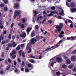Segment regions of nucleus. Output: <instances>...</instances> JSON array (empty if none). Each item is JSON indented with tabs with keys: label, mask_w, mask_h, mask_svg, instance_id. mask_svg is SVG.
Segmentation results:
<instances>
[{
	"label": "nucleus",
	"mask_w": 76,
	"mask_h": 76,
	"mask_svg": "<svg viewBox=\"0 0 76 76\" xmlns=\"http://www.w3.org/2000/svg\"><path fill=\"white\" fill-rule=\"evenodd\" d=\"M60 55H57L54 58L51 59L50 60V61H54L56 60L57 61H58L59 62H61V61H62V58L60 57Z\"/></svg>",
	"instance_id": "f257e3e1"
},
{
	"label": "nucleus",
	"mask_w": 76,
	"mask_h": 76,
	"mask_svg": "<svg viewBox=\"0 0 76 76\" xmlns=\"http://www.w3.org/2000/svg\"><path fill=\"white\" fill-rule=\"evenodd\" d=\"M37 39H35V38H33L30 41V43H28L26 48V50H28L29 48V45L30 44H34L35 42H37Z\"/></svg>",
	"instance_id": "f03ea898"
},
{
	"label": "nucleus",
	"mask_w": 76,
	"mask_h": 76,
	"mask_svg": "<svg viewBox=\"0 0 76 76\" xmlns=\"http://www.w3.org/2000/svg\"><path fill=\"white\" fill-rule=\"evenodd\" d=\"M59 26H60L57 25L56 26V28H57L55 30V32H59L60 33V32H61V28H62L63 26V25L62 23H60L59 24Z\"/></svg>",
	"instance_id": "7ed1b4c3"
},
{
	"label": "nucleus",
	"mask_w": 76,
	"mask_h": 76,
	"mask_svg": "<svg viewBox=\"0 0 76 76\" xmlns=\"http://www.w3.org/2000/svg\"><path fill=\"white\" fill-rule=\"evenodd\" d=\"M21 11L19 10H15L14 12V19H16L17 16H19L21 13Z\"/></svg>",
	"instance_id": "20e7f679"
},
{
	"label": "nucleus",
	"mask_w": 76,
	"mask_h": 76,
	"mask_svg": "<svg viewBox=\"0 0 76 76\" xmlns=\"http://www.w3.org/2000/svg\"><path fill=\"white\" fill-rule=\"evenodd\" d=\"M23 34H20V37H23V38H25L26 37V34L25 32L23 31L22 32Z\"/></svg>",
	"instance_id": "39448f33"
},
{
	"label": "nucleus",
	"mask_w": 76,
	"mask_h": 76,
	"mask_svg": "<svg viewBox=\"0 0 76 76\" xmlns=\"http://www.w3.org/2000/svg\"><path fill=\"white\" fill-rule=\"evenodd\" d=\"M55 63H56V62H53L52 63H51V62H50L49 63V67H50L51 66L52 67H53V65Z\"/></svg>",
	"instance_id": "423d86ee"
},
{
	"label": "nucleus",
	"mask_w": 76,
	"mask_h": 76,
	"mask_svg": "<svg viewBox=\"0 0 76 76\" xmlns=\"http://www.w3.org/2000/svg\"><path fill=\"white\" fill-rule=\"evenodd\" d=\"M31 28H27L26 32L27 33V35H29V32L31 31Z\"/></svg>",
	"instance_id": "0eeeda50"
},
{
	"label": "nucleus",
	"mask_w": 76,
	"mask_h": 76,
	"mask_svg": "<svg viewBox=\"0 0 76 76\" xmlns=\"http://www.w3.org/2000/svg\"><path fill=\"white\" fill-rule=\"evenodd\" d=\"M60 44L59 43H58L55 46H53L51 47V48H53V47H55V48H57L58 47H59Z\"/></svg>",
	"instance_id": "6e6552de"
},
{
	"label": "nucleus",
	"mask_w": 76,
	"mask_h": 76,
	"mask_svg": "<svg viewBox=\"0 0 76 76\" xmlns=\"http://www.w3.org/2000/svg\"><path fill=\"white\" fill-rule=\"evenodd\" d=\"M64 31H62L60 33V34L59 35V37H60V38H63V35H64Z\"/></svg>",
	"instance_id": "1a4fd4ad"
},
{
	"label": "nucleus",
	"mask_w": 76,
	"mask_h": 76,
	"mask_svg": "<svg viewBox=\"0 0 76 76\" xmlns=\"http://www.w3.org/2000/svg\"><path fill=\"white\" fill-rule=\"evenodd\" d=\"M71 60L72 61H75L76 60V56H73L71 58Z\"/></svg>",
	"instance_id": "9d476101"
},
{
	"label": "nucleus",
	"mask_w": 76,
	"mask_h": 76,
	"mask_svg": "<svg viewBox=\"0 0 76 76\" xmlns=\"http://www.w3.org/2000/svg\"><path fill=\"white\" fill-rule=\"evenodd\" d=\"M61 12L59 13V15H61V16H64V11L63 10L61 9Z\"/></svg>",
	"instance_id": "9b49d317"
},
{
	"label": "nucleus",
	"mask_w": 76,
	"mask_h": 76,
	"mask_svg": "<svg viewBox=\"0 0 76 76\" xmlns=\"http://www.w3.org/2000/svg\"><path fill=\"white\" fill-rule=\"evenodd\" d=\"M16 53V52L15 50H13L12 52L10 53L11 56H12V55H14Z\"/></svg>",
	"instance_id": "f8f14e48"
},
{
	"label": "nucleus",
	"mask_w": 76,
	"mask_h": 76,
	"mask_svg": "<svg viewBox=\"0 0 76 76\" xmlns=\"http://www.w3.org/2000/svg\"><path fill=\"white\" fill-rule=\"evenodd\" d=\"M44 37L42 36H37L36 37V39L37 41H39L40 39L43 38Z\"/></svg>",
	"instance_id": "ddd939ff"
},
{
	"label": "nucleus",
	"mask_w": 76,
	"mask_h": 76,
	"mask_svg": "<svg viewBox=\"0 0 76 76\" xmlns=\"http://www.w3.org/2000/svg\"><path fill=\"white\" fill-rule=\"evenodd\" d=\"M35 34H36L35 32L34 31H33L31 33V37H33L35 35Z\"/></svg>",
	"instance_id": "4468645a"
},
{
	"label": "nucleus",
	"mask_w": 76,
	"mask_h": 76,
	"mask_svg": "<svg viewBox=\"0 0 76 76\" xmlns=\"http://www.w3.org/2000/svg\"><path fill=\"white\" fill-rule=\"evenodd\" d=\"M14 9H15V7H16V8H17V7H19V3H15L14 4Z\"/></svg>",
	"instance_id": "2eb2a0df"
},
{
	"label": "nucleus",
	"mask_w": 76,
	"mask_h": 76,
	"mask_svg": "<svg viewBox=\"0 0 76 76\" xmlns=\"http://www.w3.org/2000/svg\"><path fill=\"white\" fill-rule=\"evenodd\" d=\"M15 44V42H13L12 43V44H10V43L8 44V47H12V46L14 44Z\"/></svg>",
	"instance_id": "dca6fc26"
},
{
	"label": "nucleus",
	"mask_w": 76,
	"mask_h": 76,
	"mask_svg": "<svg viewBox=\"0 0 76 76\" xmlns=\"http://www.w3.org/2000/svg\"><path fill=\"white\" fill-rule=\"evenodd\" d=\"M42 19V16L40 15L37 18V20L39 21V20H41Z\"/></svg>",
	"instance_id": "f3484780"
},
{
	"label": "nucleus",
	"mask_w": 76,
	"mask_h": 76,
	"mask_svg": "<svg viewBox=\"0 0 76 76\" xmlns=\"http://www.w3.org/2000/svg\"><path fill=\"white\" fill-rule=\"evenodd\" d=\"M51 50V48H47V49H46L45 51H42L41 53H39V54H41H41H42V53H44V52H45V51H48V50Z\"/></svg>",
	"instance_id": "a211bd4d"
},
{
	"label": "nucleus",
	"mask_w": 76,
	"mask_h": 76,
	"mask_svg": "<svg viewBox=\"0 0 76 76\" xmlns=\"http://www.w3.org/2000/svg\"><path fill=\"white\" fill-rule=\"evenodd\" d=\"M73 64H71L69 66V69H72V68H73Z\"/></svg>",
	"instance_id": "6ab92c4d"
},
{
	"label": "nucleus",
	"mask_w": 76,
	"mask_h": 76,
	"mask_svg": "<svg viewBox=\"0 0 76 76\" xmlns=\"http://www.w3.org/2000/svg\"><path fill=\"white\" fill-rule=\"evenodd\" d=\"M70 6L72 7H75V4L74 3L72 2Z\"/></svg>",
	"instance_id": "aec40b11"
},
{
	"label": "nucleus",
	"mask_w": 76,
	"mask_h": 76,
	"mask_svg": "<svg viewBox=\"0 0 76 76\" xmlns=\"http://www.w3.org/2000/svg\"><path fill=\"white\" fill-rule=\"evenodd\" d=\"M0 73L1 75H5V72L3 71H1L0 72Z\"/></svg>",
	"instance_id": "412c9836"
},
{
	"label": "nucleus",
	"mask_w": 76,
	"mask_h": 76,
	"mask_svg": "<svg viewBox=\"0 0 76 76\" xmlns=\"http://www.w3.org/2000/svg\"><path fill=\"white\" fill-rule=\"evenodd\" d=\"M66 63L67 64H70L71 63V61L69 60L68 59L66 60Z\"/></svg>",
	"instance_id": "4be33fe9"
},
{
	"label": "nucleus",
	"mask_w": 76,
	"mask_h": 76,
	"mask_svg": "<svg viewBox=\"0 0 76 76\" xmlns=\"http://www.w3.org/2000/svg\"><path fill=\"white\" fill-rule=\"evenodd\" d=\"M33 13L34 12L35 13V15H34V16H33V17L35 18V16L36 15H38V13H37V11H35V10H33Z\"/></svg>",
	"instance_id": "5701e85b"
},
{
	"label": "nucleus",
	"mask_w": 76,
	"mask_h": 76,
	"mask_svg": "<svg viewBox=\"0 0 76 76\" xmlns=\"http://www.w3.org/2000/svg\"><path fill=\"white\" fill-rule=\"evenodd\" d=\"M71 12H76V9L75 8L72 9H71Z\"/></svg>",
	"instance_id": "b1692460"
},
{
	"label": "nucleus",
	"mask_w": 76,
	"mask_h": 76,
	"mask_svg": "<svg viewBox=\"0 0 76 76\" xmlns=\"http://www.w3.org/2000/svg\"><path fill=\"white\" fill-rule=\"evenodd\" d=\"M53 13H54V12H51L50 14H49L48 15V16H53Z\"/></svg>",
	"instance_id": "393cba45"
},
{
	"label": "nucleus",
	"mask_w": 76,
	"mask_h": 76,
	"mask_svg": "<svg viewBox=\"0 0 76 76\" xmlns=\"http://www.w3.org/2000/svg\"><path fill=\"white\" fill-rule=\"evenodd\" d=\"M10 65H9L7 66L6 69V70H9V69L10 68Z\"/></svg>",
	"instance_id": "a878e982"
},
{
	"label": "nucleus",
	"mask_w": 76,
	"mask_h": 76,
	"mask_svg": "<svg viewBox=\"0 0 76 76\" xmlns=\"http://www.w3.org/2000/svg\"><path fill=\"white\" fill-rule=\"evenodd\" d=\"M29 60L30 62H31V63H34L35 62V61L33 59H29Z\"/></svg>",
	"instance_id": "bb28decb"
},
{
	"label": "nucleus",
	"mask_w": 76,
	"mask_h": 76,
	"mask_svg": "<svg viewBox=\"0 0 76 76\" xmlns=\"http://www.w3.org/2000/svg\"><path fill=\"white\" fill-rule=\"evenodd\" d=\"M62 67L64 68V69H66V68H67V66L65 64H63L62 65Z\"/></svg>",
	"instance_id": "cd10ccee"
},
{
	"label": "nucleus",
	"mask_w": 76,
	"mask_h": 76,
	"mask_svg": "<svg viewBox=\"0 0 76 76\" xmlns=\"http://www.w3.org/2000/svg\"><path fill=\"white\" fill-rule=\"evenodd\" d=\"M75 38H76V36H75V37H71V41H73V39H75Z\"/></svg>",
	"instance_id": "c85d7f7f"
},
{
	"label": "nucleus",
	"mask_w": 76,
	"mask_h": 76,
	"mask_svg": "<svg viewBox=\"0 0 76 76\" xmlns=\"http://www.w3.org/2000/svg\"><path fill=\"white\" fill-rule=\"evenodd\" d=\"M66 54L68 55L69 56V54H70V51L69 50L67 51L66 52Z\"/></svg>",
	"instance_id": "c756f323"
},
{
	"label": "nucleus",
	"mask_w": 76,
	"mask_h": 76,
	"mask_svg": "<svg viewBox=\"0 0 76 76\" xmlns=\"http://www.w3.org/2000/svg\"><path fill=\"white\" fill-rule=\"evenodd\" d=\"M56 74L57 75H58V76H60V75H61V74L59 72H58L56 73Z\"/></svg>",
	"instance_id": "7c9ffc66"
},
{
	"label": "nucleus",
	"mask_w": 76,
	"mask_h": 76,
	"mask_svg": "<svg viewBox=\"0 0 76 76\" xmlns=\"http://www.w3.org/2000/svg\"><path fill=\"white\" fill-rule=\"evenodd\" d=\"M72 71L73 72H76V67L73 68L72 69Z\"/></svg>",
	"instance_id": "2f4dec72"
},
{
	"label": "nucleus",
	"mask_w": 76,
	"mask_h": 76,
	"mask_svg": "<svg viewBox=\"0 0 76 76\" xmlns=\"http://www.w3.org/2000/svg\"><path fill=\"white\" fill-rule=\"evenodd\" d=\"M4 6V4H0V7H3Z\"/></svg>",
	"instance_id": "473e14b6"
},
{
	"label": "nucleus",
	"mask_w": 76,
	"mask_h": 76,
	"mask_svg": "<svg viewBox=\"0 0 76 76\" xmlns=\"http://www.w3.org/2000/svg\"><path fill=\"white\" fill-rule=\"evenodd\" d=\"M66 6L68 7H70V5L69 3H68V2H66Z\"/></svg>",
	"instance_id": "72a5a7b5"
},
{
	"label": "nucleus",
	"mask_w": 76,
	"mask_h": 76,
	"mask_svg": "<svg viewBox=\"0 0 76 76\" xmlns=\"http://www.w3.org/2000/svg\"><path fill=\"white\" fill-rule=\"evenodd\" d=\"M4 9L5 11H7V10H8V8H7V7H4Z\"/></svg>",
	"instance_id": "f704fd0d"
},
{
	"label": "nucleus",
	"mask_w": 76,
	"mask_h": 76,
	"mask_svg": "<svg viewBox=\"0 0 76 76\" xmlns=\"http://www.w3.org/2000/svg\"><path fill=\"white\" fill-rule=\"evenodd\" d=\"M30 58H35V57L34 56H33L32 55H31L30 56Z\"/></svg>",
	"instance_id": "c9c22d12"
},
{
	"label": "nucleus",
	"mask_w": 76,
	"mask_h": 76,
	"mask_svg": "<svg viewBox=\"0 0 76 76\" xmlns=\"http://www.w3.org/2000/svg\"><path fill=\"white\" fill-rule=\"evenodd\" d=\"M14 67L15 69V73H17V72H18V69L16 68V67H15V66H14Z\"/></svg>",
	"instance_id": "e433bc0d"
},
{
	"label": "nucleus",
	"mask_w": 76,
	"mask_h": 76,
	"mask_svg": "<svg viewBox=\"0 0 76 76\" xmlns=\"http://www.w3.org/2000/svg\"><path fill=\"white\" fill-rule=\"evenodd\" d=\"M25 71L26 73L29 72V69L28 68H26L25 69Z\"/></svg>",
	"instance_id": "4c0bfd02"
},
{
	"label": "nucleus",
	"mask_w": 76,
	"mask_h": 76,
	"mask_svg": "<svg viewBox=\"0 0 76 76\" xmlns=\"http://www.w3.org/2000/svg\"><path fill=\"white\" fill-rule=\"evenodd\" d=\"M4 2L5 4H7V3L9 2V1H8V0H6Z\"/></svg>",
	"instance_id": "58836bf2"
},
{
	"label": "nucleus",
	"mask_w": 76,
	"mask_h": 76,
	"mask_svg": "<svg viewBox=\"0 0 76 76\" xmlns=\"http://www.w3.org/2000/svg\"><path fill=\"white\" fill-rule=\"evenodd\" d=\"M21 53H22V50H20L19 52V54L20 55V56H21L22 55L21 54Z\"/></svg>",
	"instance_id": "ea45409f"
},
{
	"label": "nucleus",
	"mask_w": 76,
	"mask_h": 76,
	"mask_svg": "<svg viewBox=\"0 0 76 76\" xmlns=\"http://www.w3.org/2000/svg\"><path fill=\"white\" fill-rule=\"evenodd\" d=\"M32 51V49L31 48H30L29 49V51L28 52V53H31Z\"/></svg>",
	"instance_id": "a19ab883"
},
{
	"label": "nucleus",
	"mask_w": 76,
	"mask_h": 76,
	"mask_svg": "<svg viewBox=\"0 0 76 76\" xmlns=\"http://www.w3.org/2000/svg\"><path fill=\"white\" fill-rule=\"evenodd\" d=\"M21 28H23L25 27V25L23 24H22L21 26Z\"/></svg>",
	"instance_id": "79ce46f5"
},
{
	"label": "nucleus",
	"mask_w": 76,
	"mask_h": 76,
	"mask_svg": "<svg viewBox=\"0 0 76 76\" xmlns=\"http://www.w3.org/2000/svg\"><path fill=\"white\" fill-rule=\"evenodd\" d=\"M24 64H25V63H24V62H22L21 65H22V67H24Z\"/></svg>",
	"instance_id": "37998d69"
},
{
	"label": "nucleus",
	"mask_w": 76,
	"mask_h": 76,
	"mask_svg": "<svg viewBox=\"0 0 76 76\" xmlns=\"http://www.w3.org/2000/svg\"><path fill=\"white\" fill-rule=\"evenodd\" d=\"M28 67H32V65L30 64H28Z\"/></svg>",
	"instance_id": "c03bdc74"
},
{
	"label": "nucleus",
	"mask_w": 76,
	"mask_h": 76,
	"mask_svg": "<svg viewBox=\"0 0 76 76\" xmlns=\"http://www.w3.org/2000/svg\"><path fill=\"white\" fill-rule=\"evenodd\" d=\"M63 40H61L59 41V42H58V43H59L60 44H61V42H63Z\"/></svg>",
	"instance_id": "a18cd8bd"
},
{
	"label": "nucleus",
	"mask_w": 76,
	"mask_h": 76,
	"mask_svg": "<svg viewBox=\"0 0 76 76\" xmlns=\"http://www.w3.org/2000/svg\"><path fill=\"white\" fill-rule=\"evenodd\" d=\"M55 8L54 7H51V10H55Z\"/></svg>",
	"instance_id": "49530a36"
},
{
	"label": "nucleus",
	"mask_w": 76,
	"mask_h": 76,
	"mask_svg": "<svg viewBox=\"0 0 76 76\" xmlns=\"http://www.w3.org/2000/svg\"><path fill=\"white\" fill-rule=\"evenodd\" d=\"M68 21L69 22L71 23H73V22H72V20H68Z\"/></svg>",
	"instance_id": "de8ad7c7"
},
{
	"label": "nucleus",
	"mask_w": 76,
	"mask_h": 76,
	"mask_svg": "<svg viewBox=\"0 0 76 76\" xmlns=\"http://www.w3.org/2000/svg\"><path fill=\"white\" fill-rule=\"evenodd\" d=\"M67 40H70V41H71V37H68L67 38Z\"/></svg>",
	"instance_id": "09e8293b"
},
{
	"label": "nucleus",
	"mask_w": 76,
	"mask_h": 76,
	"mask_svg": "<svg viewBox=\"0 0 76 76\" xmlns=\"http://www.w3.org/2000/svg\"><path fill=\"white\" fill-rule=\"evenodd\" d=\"M22 55L23 57H25V52H23Z\"/></svg>",
	"instance_id": "8fccbe9b"
},
{
	"label": "nucleus",
	"mask_w": 76,
	"mask_h": 76,
	"mask_svg": "<svg viewBox=\"0 0 76 76\" xmlns=\"http://www.w3.org/2000/svg\"><path fill=\"white\" fill-rule=\"evenodd\" d=\"M14 25V23H12L11 26V28H13V26Z\"/></svg>",
	"instance_id": "3c124183"
},
{
	"label": "nucleus",
	"mask_w": 76,
	"mask_h": 76,
	"mask_svg": "<svg viewBox=\"0 0 76 76\" xmlns=\"http://www.w3.org/2000/svg\"><path fill=\"white\" fill-rule=\"evenodd\" d=\"M35 28L36 29H38V28H39V26H38V25H36L35 26Z\"/></svg>",
	"instance_id": "603ef678"
},
{
	"label": "nucleus",
	"mask_w": 76,
	"mask_h": 76,
	"mask_svg": "<svg viewBox=\"0 0 76 76\" xmlns=\"http://www.w3.org/2000/svg\"><path fill=\"white\" fill-rule=\"evenodd\" d=\"M72 53H73V54H75L76 53V49L73 51Z\"/></svg>",
	"instance_id": "864d4df0"
},
{
	"label": "nucleus",
	"mask_w": 76,
	"mask_h": 76,
	"mask_svg": "<svg viewBox=\"0 0 76 76\" xmlns=\"http://www.w3.org/2000/svg\"><path fill=\"white\" fill-rule=\"evenodd\" d=\"M25 21H26V20H25V18H23L22 20V22L23 23H25Z\"/></svg>",
	"instance_id": "5fc2aeb1"
},
{
	"label": "nucleus",
	"mask_w": 76,
	"mask_h": 76,
	"mask_svg": "<svg viewBox=\"0 0 76 76\" xmlns=\"http://www.w3.org/2000/svg\"><path fill=\"white\" fill-rule=\"evenodd\" d=\"M20 49V47H19V46H18L16 48V49L17 50H19Z\"/></svg>",
	"instance_id": "6e6d98bb"
},
{
	"label": "nucleus",
	"mask_w": 76,
	"mask_h": 76,
	"mask_svg": "<svg viewBox=\"0 0 76 76\" xmlns=\"http://www.w3.org/2000/svg\"><path fill=\"white\" fill-rule=\"evenodd\" d=\"M10 41V40H9V39H7V40L6 41H5V42H6V43H8Z\"/></svg>",
	"instance_id": "4d7b16f0"
},
{
	"label": "nucleus",
	"mask_w": 76,
	"mask_h": 76,
	"mask_svg": "<svg viewBox=\"0 0 76 76\" xmlns=\"http://www.w3.org/2000/svg\"><path fill=\"white\" fill-rule=\"evenodd\" d=\"M5 42H6V41H4L2 42L1 43V45H3V44H4Z\"/></svg>",
	"instance_id": "13d9d810"
},
{
	"label": "nucleus",
	"mask_w": 76,
	"mask_h": 76,
	"mask_svg": "<svg viewBox=\"0 0 76 76\" xmlns=\"http://www.w3.org/2000/svg\"><path fill=\"white\" fill-rule=\"evenodd\" d=\"M0 28H1V29H3V26L0 25Z\"/></svg>",
	"instance_id": "bf43d9fd"
},
{
	"label": "nucleus",
	"mask_w": 76,
	"mask_h": 76,
	"mask_svg": "<svg viewBox=\"0 0 76 76\" xmlns=\"http://www.w3.org/2000/svg\"><path fill=\"white\" fill-rule=\"evenodd\" d=\"M73 23H71V24L70 25V26L71 28H73V24H72Z\"/></svg>",
	"instance_id": "052dcab7"
},
{
	"label": "nucleus",
	"mask_w": 76,
	"mask_h": 76,
	"mask_svg": "<svg viewBox=\"0 0 76 76\" xmlns=\"http://www.w3.org/2000/svg\"><path fill=\"white\" fill-rule=\"evenodd\" d=\"M16 55H14L12 56V58L14 59L15 58H16Z\"/></svg>",
	"instance_id": "680f3d73"
},
{
	"label": "nucleus",
	"mask_w": 76,
	"mask_h": 76,
	"mask_svg": "<svg viewBox=\"0 0 76 76\" xmlns=\"http://www.w3.org/2000/svg\"><path fill=\"white\" fill-rule=\"evenodd\" d=\"M16 64H17V63L16 62V61H14V65L15 66V65H16Z\"/></svg>",
	"instance_id": "e2e57ef3"
},
{
	"label": "nucleus",
	"mask_w": 76,
	"mask_h": 76,
	"mask_svg": "<svg viewBox=\"0 0 76 76\" xmlns=\"http://www.w3.org/2000/svg\"><path fill=\"white\" fill-rule=\"evenodd\" d=\"M63 57L65 59H66V58H67V57H66V56L64 55H63Z\"/></svg>",
	"instance_id": "0e129e2a"
},
{
	"label": "nucleus",
	"mask_w": 76,
	"mask_h": 76,
	"mask_svg": "<svg viewBox=\"0 0 76 76\" xmlns=\"http://www.w3.org/2000/svg\"><path fill=\"white\" fill-rule=\"evenodd\" d=\"M48 22L50 23H52V21L51 20H49Z\"/></svg>",
	"instance_id": "69168bd1"
},
{
	"label": "nucleus",
	"mask_w": 76,
	"mask_h": 76,
	"mask_svg": "<svg viewBox=\"0 0 76 76\" xmlns=\"http://www.w3.org/2000/svg\"><path fill=\"white\" fill-rule=\"evenodd\" d=\"M9 39H10L11 38V34H9Z\"/></svg>",
	"instance_id": "338daca9"
},
{
	"label": "nucleus",
	"mask_w": 76,
	"mask_h": 76,
	"mask_svg": "<svg viewBox=\"0 0 76 76\" xmlns=\"http://www.w3.org/2000/svg\"><path fill=\"white\" fill-rule=\"evenodd\" d=\"M8 61L9 63H11V60L10 59H8Z\"/></svg>",
	"instance_id": "774afa93"
}]
</instances>
